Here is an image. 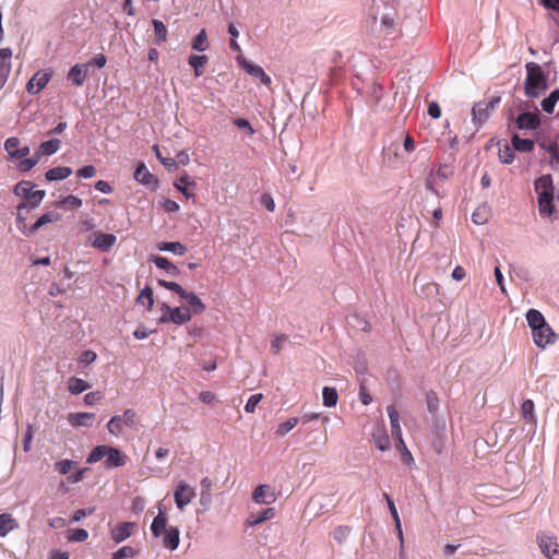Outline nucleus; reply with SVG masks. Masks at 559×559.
<instances>
[{"label":"nucleus","mask_w":559,"mask_h":559,"mask_svg":"<svg viewBox=\"0 0 559 559\" xmlns=\"http://www.w3.org/2000/svg\"><path fill=\"white\" fill-rule=\"evenodd\" d=\"M526 321L532 331L534 344L545 349L549 345H554L558 340V334L546 322L544 314L536 309H530L526 312Z\"/></svg>","instance_id":"obj_1"},{"label":"nucleus","mask_w":559,"mask_h":559,"mask_svg":"<svg viewBox=\"0 0 559 559\" xmlns=\"http://www.w3.org/2000/svg\"><path fill=\"white\" fill-rule=\"evenodd\" d=\"M535 191L538 195V211L542 217H549L554 214V201H556L559 211V190L555 197L554 183L550 175H543L535 181Z\"/></svg>","instance_id":"obj_2"},{"label":"nucleus","mask_w":559,"mask_h":559,"mask_svg":"<svg viewBox=\"0 0 559 559\" xmlns=\"http://www.w3.org/2000/svg\"><path fill=\"white\" fill-rule=\"evenodd\" d=\"M525 69L527 72L524 82L525 95L536 98L542 91L547 88V75L543 72L542 67L535 62H527Z\"/></svg>","instance_id":"obj_3"},{"label":"nucleus","mask_w":559,"mask_h":559,"mask_svg":"<svg viewBox=\"0 0 559 559\" xmlns=\"http://www.w3.org/2000/svg\"><path fill=\"white\" fill-rule=\"evenodd\" d=\"M536 543L540 552L547 559H559V542L552 533L546 531L537 532Z\"/></svg>","instance_id":"obj_4"},{"label":"nucleus","mask_w":559,"mask_h":559,"mask_svg":"<svg viewBox=\"0 0 559 559\" xmlns=\"http://www.w3.org/2000/svg\"><path fill=\"white\" fill-rule=\"evenodd\" d=\"M500 103V97L495 96L488 100L476 103L472 108L473 121L477 126H481L489 117L490 112L495 110Z\"/></svg>","instance_id":"obj_5"},{"label":"nucleus","mask_w":559,"mask_h":559,"mask_svg":"<svg viewBox=\"0 0 559 559\" xmlns=\"http://www.w3.org/2000/svg\"><path fill=\"white\" fill-rule=\"evenodd\" d=\"M162 309L166 310V313L159 318L160 323L173 322L181 325L189 322L192 318V313L189 308L169 307L163 304Z\"/></svg>","instance_id":"obj_6"},{"label":"nucleus","mask_w":559,"mask_h":559,"mask_svg":"<svg viewBox=\"0 0 559 559\" xmlns=\"http://www.w3.org/2000/svg\"><path fill=\"white\" fill-rule=\"evenodd\" d=\"M195 495L193 487L183 480L179 481L174 491L177 508L182 511L193 500Z\"/></svg>","instance_id":"obj_7"},{"label":"nucleus","mask_w":559,"mask_h":559,"mask_svg":"<svg viewBox=\"0 0 559 559\" xmlns=\"http://www.w3.org/2000/svg\"><path fill=\"white\" fill-rule=\"evenodd\" d=\"M51 79V73L46 71H37L27 82L26 91L32 95L38 94L46 87Z\"/></svg>","instance_id":"obj_8"},{"label":"nucleus","mask_w":559,"mask_h":559,"mask_svg":"<svg viewBox=\"0 0 559 559\" xmlns=\"http://www.w3.org/2000/svg\"><path fill=\"white\" fill-rule=\"evenodd\" d=\"M515 127L522 131L536 130L540 124L539 115L536 112H523L515 119Z\"/></svg>","instance_id":"obj_9"},{"label":"nucleus","mask_w":559,"mask_h":559,"mask_svg":"<svg viewBox=\"0 0 559 559\" xmlns=\"http://www.w3.org/2000/svg\"><path fill=\"white\" fill-rule=\"evenodd\" d=\"M92 247L108 252L117 242V237L114 234H105L96 231L92 235Z\"/></svg>","instance_id":"obj_10"},{"label":"nucleus","mask_w":559,"mask_h":559,"mask_svg":"<svg viewBox=\"0 0 559 559\" xmlns=\"http://www.w3.org/2000/svg\"><path fill=\"white\" fill-rule=\"evenodd\" d=\"M241 68L251 76H254L260 80V82L263 85H271L272 80L271 78L265 73V71L258 64L252 63L249 60L242 59L239 61Z\"/></svg>","instance_id":"obj_11"},{"label":"nucleus","mask_w":559,"mask_h":559,"mask_svg":"<svg viewBox=\"0 0 559 559\" xmlns=\"http://www.w3.org/2000/svg\"><path fill=\"white\" fill-rule=\"evenodd\" d=\"M27 209V203H20L16 207V227L17 229L26 237H31L34 235V231H31V226H27V215L25 212H29Z\"/></svg>","instance_id":"obj_12"},{"label":"nucleus","mask_w":559,"mask_h":559,"mask_svg":"<svg viewBox=\"0 0 559 559\" xmlns=\"http://www.w3.org/2000/svg\"><path fill=\"white\" fill-rule=\"evenodd\" d=\"M252 500L259 504H271L275 502L276 497L267 485H259L252 493Z\"/></svg>","instance_id":"obj_13"},{"label":"nucleus","mask_w":559,"mask_h":559,"mask_svg":"<svg viewBox=\"0 0 559 559\" xmlns=\"http://www.w3.org/2000/svg\"><path fill=\"white\" fill-rule=\"evenodd\" d=\"M87 70L88 64L76 63L70 69L68 80H70L75 86H82L86 80Z\"/></svg>","instance_id":"obj_14"},{"label":"nucleus","mask_w":559,"mask_h":559,"mask_svg":"<svg viewBox=\"0 0 559 559\" xmlns=\"http://www.w3.org/2000/svg\"><path fill=\"white\" fill-rule=\"evenodd\" d=\"M127 462V456L122 454V452L116 448H108V452L106 454L105 466L107 468H115L123 466Z\"/></svg>","instance_id":"obj_15"},{"label":"nucleus","mask_w":559,"mask_h":559,"mask_svg":"<svg viewBox=\"0 0 559 559\" xmlns=\"http://www.w3.org/2000/svg\"><path fill=\"white\" fill-rule=\"evenodd\" d=\"M95 418L93 413H71L68 415V421L72 427H90Z\"/></svg>","instance_id":"obj_16"},{"label":"nucleus","mask_w":559,"mask_h":559,"mask_svg":"<svg viewBox=\"0 0 559 559\" xmlns=\"http://www.w3.org/2000/svg\"><path fill=\"white\" fill-rule=\"evenodd\" d=\"M538 145L547 151L550 155L549 166L555 169L559 166V146L557 142H546L545 140H537Z\"/></svg>","instance_id":"obj_17"},{"label":"nucleus","mask_w":559,"mask_h":559,"mask_svg":"<svg viewBox=\"0 0 559 559\" xmlns=\"http://www.w3.org/2000/svg\"><path fill=\"white\" fill-rule=\"evenodd\" d=\"M180 532L177 527L170 526L167 531H165L160 537H163L162 543L164 547L176 550L178 548L180 542Z\"/></svg>","instance_id":"obj_18"},{"label":"nucleus","mask_w":559,"mask_h":559,"mask_svg":"<svg viewBox=\"0 0 559 559\" xmlns=\"http://www.w3.org/2000/svg\"><path fill=\"white\" fill-rule=\"evenodd\" d=\"M134 179L138 182L146 186L155 187L157 185V179L150 173L144 164H141L136 167L134 171Z\"/></svg>","instance_id":"obj_19"},{"label":"nucleus","mask_w":559,"mask_h":559,"mask_svg":"<svg viewBox=\"0 0 559 559\" xmlns=\"http://www.w3.org/2000/svg\"><path fill=\"white\" fill-rule=\"evenodd\" d=\"M132 528H133V524L130 522L120 523L112 530L111 538L116 543H121L131 535Z\"/></svg>","instance_id":"obj_20"},{"label":"nucleus","mask_w":559,"mask_h":559,"mask_svg":"<svg viewBox=\"0 0 559 559\" xmlns=\"http://www.w3.org/2000/svg\"><path fill=\"white\" fill-rule=\"evenodd\" d=\"M61 218V215L56 211H49L45 214H43L32 226L31 231H34V234L46 224L58 222Z\"/></svg>","instance_id":"obj_21"},{"label":"nucleus","mask_w":559,"mask_h":559,"mask_svg":"<svg viewBox=\"0 0 559 559\" xmlns=\"http://www.w3.org/2000/svg\"><path fill=\"white\" fill-rule=\"evenodd\" d=\"M175 187L187 198H193L194 193L190 191V188L195 187V182L191 180V178L186 174L182 175L178 181L175 183Z\"/></svg>","instance_id":"obj_22"},{"label":"nucleus","mask_w":559,"mask_h":559,"mask_svg":"<svg viewBox=\"0 0 559 559\" xmlns=\"http://www.w3.org/2000/svg\"><path fill=\"white\" fill-rule=\"evenodd\" d=\"M386 412H388V415L390 418L392 436H393V438H400V435H402V428L400 425L399 412L392 405L386 407Z\"/></svg>","instance_id":"obj_23"},{"label":"nucleus","mask_w":559,"mask_h":559,"mask_svg":"<svg viewBox=\"0 0 559 559\" xmlns=\"http://www.w3.org/2000/svg\"><path fill=\"white\" fill-rule=\"evenodd\" d=\"M17 527L16 520L10 513L0 514V536H7Z\"/></svg>","instance_id":"obj_24"},{"label":"nucleus","mask_w":559,"mask_h":559,"mask_svg":"<svg viewBox=\"0 0 559 559\" xmlns=\"http://www.w3.org/2000/svg\"><path fill=\"white\" fill-rule=\"evenodd\" d=\"M72 174V169L68 166L53 167L46 171L45 177L48 181L62 180Z\"/></svg>","instance_id":"obj_25"},{"label":"nucleus","mask_w":559,"mask_h":559,"mask_svg":"<svg viewBox=\"0 0 559 559\" xmlns=\"http://www.w3.org/2000/svg\"><path fill=\"white\" fill-rule=\"evenodd\" d=\"M152 261L158 269L166 271L169 275L176 276L180 273L179 269L167 258L155 255Z\"/></svg>","instance_id":"obj_26"},{"label":"nucleus","mask_w":559,"mask_h":559,"mask_svg":"<svg viewBox=\"0 0 559 559\" xmlns=\"http://www.w3.org/2000/svg\"><path fill=\"white\" fill-rule=\"evenodd\" d=\"M275 516V509L274 508H267L263 510L260 513L251 514L248 519V525L255 526L264 521L271 520Z\"/></svg>","instance_id":"obj_27"},{"label":"nucleus","mask_w":559,"mask_h":559,"mask_svg":"<svg viewBox=\"0 0 559 559\" xmlns=\"http://www.w3.org/2000/svg\"><path fill=\"white\" fill-rule=\"evenodd\" d=\"M167 519L165 514L159 510V514L153 520L151 524V531L155 537H160L162 534L167 531Z\"/></svg>","instance_id":"obj_28"},{"label":"nucleus","mask_w":559,"mask_h":559,"mask_svg":"<svg viewBox=\"0 0 559 559\" xmlns=\"http://www.w3.org/2000/svg\"><path fill=\"white\" fill-rule=\"evenodd\" d=\"M367 94H368L369 102L373 106H377V105H379V103L381 102V99L384 95L383 86L377 82H373L369 86Z\"/></svg>","instance_id":"obj_29"},{"label":"nucleus","mask_w":559,"mask_h":559,"mask_svg":"<svg viewBox=\"0 0 559 559\" xmlns=\"http://www.w3.org/2000/svg\"><path fill=\"white\" fill-rule=\"evenodd\" d=\"M521 413L525 420L536 426L537 418L535 416V406L532 400H525L521 406Z\"/></svg>","instance_id":"obj_30"},{"label":"nucleus","mask_w":559,"mask_h":559,"mask_svg":"<svg viewBox=\"0 0 559 559\" xmlns=\"http://www.w3.org/2000/svg\"><path fill=\"white\" fill-rule=\"evenodd\" d=\"M157 248L159 251H168L177 255H183L187 252V248L179 241L159 242Z\"/></svg>","instance_id":"obj_31"},{"label":"nucleus","mask_w":559,"mask_h":559,"mask_svg":"<svg viewBox=\"0 0 559 559\" xmlns=\"http://www.w3.org/2000/svg\"><path fill=\"white\" fill-rule=\"evenodd\" d=\"M209 59L206 56L202 55H194L191 56L188 60L189 64L194 69V75L197 78L201 76L203 74V69L205 64L207 63Z\"/></svg>","instance_id":"obj_32"},{"label":"nucleus","mask_w":559,"mask_h":559,"mask_svg":"<svg viewBox=\"0 0 559 559\" xmlns=\"http://www.w3.org/2000/svg\"><path fill=\"white\" fill-rule=\"evenodd\" d=\"M373 441L380 451H386L391 448V441L384 429H380L373 433Z\"/></svg>","instance_id":"obj_33"},{"label":"nucleus","mask_w":559,"mask_h":559,"mask_svg":"<svg viewBox=\"0 0 559 559\" xmlns=\"http://www.w3.org/2000/svg\"><path fill=\"white\" fill-rule=\"evenodd\" d=\"M512 145L518 152H531L534 148V141L530 139H521L518 134L512 136Z\"/></svg>","instance_id":"obj_34"},{"label":"nucleus","mask_w":559,"mask_h":559,"mask_svg":"<svg viewBox=\"0 0 559 559\" xmlns=\"http://www.w3.org/2000/svg\"><path fill=\"white\" fill-rule=\"evenodd\" d=\"M388 508H389L390 513H391V515H392V518L394 520L395 528H396V532H397V537L400 539L401 549H403V547H404L403 531H402L401 520H400L396 507L394 504V501H389Z\"/></svg>","instance_id":"obj_35"},{"label":"nucleus","mask_w":559,"mask_h":559,"mask_svg":"<svg viewBox=\"0 0 559 559\" xmlns=\"http://www.w3.org/2000/svg\"><path fill=\"white\" fill-rule=\"evenodd\" d=\"M61 146V141L59 139H51L49 141H45L39 146L40 155H52L55 154Z\"/></svg>","instance_id":"obj_36"},{"label":"nucleus","mask_w":559,"mask_h":559,"mask_svg":"<svg viewBox=\"0 0 559 559\" xmlns=\"http://www.w3.org/2000/svg\"><path fill=\"white\" fill-rule=\"evenodd\" d=\"M323 405L326 407H333L336 405L338 394L335 388L324 386L322 390Z\"/></svg>","instance_id":"obj_37"},{"label":"nucleus","mask_w":559,"mask_h":559,"mask_svg":"<svg viewBox=\"0 0 559 559\" xmlns=\"http://www.w3.org/2000/svg\"><path fill=\"white\" fill-rule=\"evenodd\" d=\"M152 23L154 26V34H155L154 43L156 45H160L162 43L166 41V39H167V27L159 20H153Z\"/></svg>","instance_id":"obj_38"},{"label":"nucleus","mask_w":559,"mask_h":559,"mask_svg":"<svg viewBox=\"0 0 559 559\" xmlns=\"http://www.w3.org/2000/svg\"><path fill=\"white\" fill-rule=\"evenodd\" d=\"M190 312L194 314L202 313L205 310V306L202 302V300L199 298V296L194 293H190L187 298Z\"/></svg>","instance_id":"obj_39"},{"label":"nucleus","mask_w":559,"mask_h":559,"mask_svg":"<svg viewBox=\"0 0 559 559\" xmlns=\"http://www.w3.org/2000/svg\"><path fill=\"white\" fill-rule=\"evenodd\" d=\"M559 100V88L554 90L548 97L542 100V108L544 111L551 114Z\"/></svg>","instance_id":"obj_40"},{"label":"nucleus","mask_w":559,"mask_h":559,"mask_svg":"<svg viewBox=\"0 0 559 559\" xmlns=\"http://www.w3.org/2000/svg\"><path fill=\"white\" fill-rule=\"evenodd\" d=\"M299 423L298 417H290L286 421L281 423L275 431L277 437H284L290 430H293Z\"/></svg>","instance_id":"obj_41"},{"label":"nucleus","mask_w":559,"mask_h":559,"mask_svg":"<svg viewBox=\"0 0 559 559\" xmlns=\"http://www.w3.org/2000/svg\"><path fill=\"white\" fill-rule=\"evenodd\" d=\"M33 183L31 181H20L14 186L13 192L16 197L25 198L27 199L33 191Z\"/></svg>","instance_id":"obj_42"},{"label":"nucleus","mask_w":559,"mask_h":559,"mask_svg":"<svg viewBox=\"0 0 559 559\" xmlns=\"http://www.w3.org/2000/svg\"><path fill=\"white\" fill-rule=\"evenodd\" d=\"M123 421L120 419V415H115L110 418V420L107 423V429L109 433H111L115 437L120 436L123 432Z\"/></svg>","instance_id":"obj_43"},{"label":"nucleus","mask_w":559,"mask_h":559,"mask_svg":"<svg viewBox=\"0 0 559 559\" xmlns=\"http://www.w3.org/2000/svg\"><path fill=\"white\" fill-rule=\"evenodd\" d=\"M138 304L146 305L147 309L151 310L154 305L153 289L150 286H145L136 298Z\"/></svg>","instance_id":"obj_44"},{"label":"nucleus","mask_w":559,"mask_h":559,"mask_svg":"<svg viewBox=\"0 0 559 559\" xmlns=\"http://www.w3.org/2000/svg\"><path fill=\"white\" fill-rule=\"evenodd\" d=\"M489 217V209L487 205L478 206L472 214V221L477 225L487 223Z\"/></svg>","instance_id":"obj_45"},{"label":"nucleus","mask_w":559,"mask_h":559,"mask_svg":"<svg viewBox=\"0 0 559 559\" xmlns=\"http://www.w3.org/2000/svg\"><path fill=\"white\" fill-rule=\"evenodd\" d=\"M46 192L44 190H33L29 197L26 199L27 209L34 210L36 209L45 198Z\"/></svg>","instance_id":"obj_46"},{"label":"nucleus","mask_w":559,"mask_h":559,"mask_svg":"<svg viewBox=\"0 0 559 559\" xmlns=\"http://www.w3.org/2000/svg\"><path fill=\"white\" fill-rule=\"evenodd\" d=\"M108 448L107 445H97L95 447L92 452L90 453V455L87 456V460L86 462L88 464H94L98 461H100L102 459L106 457V454L108 452Z\"/></svg>","instance_id":"obj_47"},{"label":"nucleus","mask_w":559,"mask_h":559,"mask_svg":"<svg viewBox=\"0 0 559 559\" xmlns=\"http://www.w3.org/2000/svg\"><path fill=\"white\" fill-rule=\"evenodd\" d=\"M90 388V384L80 378H71L69 381V391L72 394H80L87 390Z\"/></svg>","instance_id":"obj_48"},{"label":"nucleus","mask_w":559,"mask_h":559,"mask_svg":"<svg viewBox=\"0 0 559 559\" xmlns=\"http://www.w3.org/2000/svg\"><path fill=\"white\" fill-rule=\"evenodd\" d=\"M209 47L205 29H201L194 37L192 48L197 51H205Z\"/></svg>","instance_id":"obj_49"},{"label":"nucleus","mask_w":559,"mask_h":559,"mask_svg":"<svg viewBox=\"0 0 559 559\" xmlns=\"http://www.w3.org/2000/svg\"><path fill=\"white\" fill-rule=\"evenodd\" d=\"M88 537V532L84 528H74L67 532V538L69 542L81 543L85 542Z\"/></svg>","instance_id":"obj_50"},{"label":"nucleus","mask_w":559,"mask_h":559,"mask_svg":"<svg viewBox=\"0 0 559 559\" xmlns=\"http://www.w3.org/2000/svg\"><path fill=\"white\" fill-rule=\"evenodd\" d=\"M381 27L384 29L386 36H391L396 31V23L392 15L384 14L381 17Z\"/></svg>","instance_id":"obj_51"},{"label":"nucleus","mask_w":559,"mask_h":559,"mask_svg":"<svg viewBox=\"0 0 559 559\" xmlns=\"http://www.w3.org/2000/svg\"><path fill=\"white\" fill-rule=\"evenodd\" d=\"M40 159V154L35 153L32 157L24 158L19 164V169L23 173L31 170L34 168Z\"/></svg>","instance_id":"obj_52"},{"label":"nucleus","mask_w":559,"mask_h":559,"mask_svg":"<svg viewBox=\"0 0 559 559\" xmlns=\"http://www.w3.org/2000/svg\"><path fill=\"white\" fill-rule=\"evenodd\" d=\"M514 147H510L506 144L503 147L499 148V159L503 164H511L514 159Z\"/></svg>","instance_id":"obj_53"},{"label":"nucleus","mask_w":559,"mask_h":559,"mask_svg":"<svg viewBox=\"0 0 559 559\" xmlns=\"http://www.w3.org/2000/svg\"><path fill=\"white\" fill-rule=\"evenodd\" d=\"M121 421H123V425L126 427H129L131 429L136 427V413L129 408L123 412L122 415H120Z\"/></svg>","instance_id":"obj_54"},{"label":"nucleus","mask_w":559,"mask_h":559,"mask_svg":"<svg viewBox=\"0 0 559 559\" xmlns=\"http://www.w3.org/2000/svg\"><path fill=\"white\" fill-rule=\"evenodd\" d=\"M20 147V140L15 136H11L4 142V150L8 152L11 158L15 157V153Z\"/></svg>","instance_id":"obj_55"},{"label":"nucleus","mask_w":559,"mask_h":559,"mask_svg":"<svg viewBox=\"0 0 559 559\" xmlns=\"http://www.w3.org/2000/svg\"><path fill=\"white\" fill-rule=\"evenodd\" d=\"M82 200L75 195H68L63 198L62 200L58 201L59 206H66V207H74L78 209L82 206Z\"/></svg>","instance_id":"obj_56"},{"label":"nucleus","mask_w":559,"mask_h":559,"mask_svg":"<svg viewBox=\"0 0 559 559\" xmlns=\"http://www.w3.org/2000/svg\"><path fill=\"white\" fill-rule=\"evenodd\" d=\"M349 533H350V528L348 526L341 525L334 530L333 537L337 543L342 544L343 542L346 540Z\"/></svg>","instance_id":"obj_57"},{"label":"nucleus","mask_w":559,"mask_h":559,"mask_svg":"<svg viewBox=\"0 0 559 559\" xmlns=\"http://www.w3.org/2000/svg\"><path fill=\"white\" fill-rule=\"evenodd\" d=\"M287 341V336L284 335V334H280V335H276L274 336V338L271 341V349L274 354H278L282 348H283V345L284 343Z\"/></svg>","instance_id":"obj_58"},{"label":"nucleus","mask_w":559,"mask_h":559,"mask_svg":"<svg viewBox=\"0 0 559 559\" xmlns=\"http://www.w3.org/2000/svg\"><path fill=\"white\" fill-rule=\"evenodd\" d=\"M134 556V549L130 546H123L112 555V559H126Z\"/></svg>","instance_id":"obj_59"},{"label":"nucleus","mask_w":559,"mask_h":559,"mask_svg":"<svg viewBox=\"0 0 559 559\" xmlns=\"http://www.w3.org/2000/svg\"><path fill=\"white\" fill-rule=\"evenodd\" d=\"M261 400H262L261 393L251 395L249 397V400L247 401V404L245 405V411L247 413H253L255 411L257 405L260 403Z\"/></svg>","instance_id":"obj_60"},{"label":"nucleus","mask_w":559,"mask_h":559,"mask_svg":"<svg viewBox=\"0 0 559 559\" xmlns=\"http://www.w3.org/2000/svg\"><path fill=\"white\" fill-rule=\"evenodd\" d=\"M11 70V62L0 61V88L5 84Z\"/></svg>","instance_id":"obj_61"},{"label":"nucleus","mask_w":559,"mask_h":559,"mask_svg":"<svg viewBox=\"0 0 559 559\" xmlns=\"http://www.w3.org/2000/svg\"><path fill=\"white\" fill-rule=\"evenodd\" d=\"M234 124L238 129L247 131L249 135L254 134V129L251 127L250 122L247 119L237 118L234 120Z\"/></svg>","instance_id":"obj_62"},{"label":"nucleus","mask_w":559,"mask_h":559,"mask_svg":"<svg viewBox=\"0 0 559 559\" xmlns=\"http://www.w3.org/2000/svg\"><path fill=\"white\" fill-rule=\"evenodd\" d=\"M33 433H34L33 427L31 425H28L26 428L24 441H23L24 452H29L32 449Z\"/></svg>","instance_id":"obj_63"},{"label":"nucleus","mask_w":559,"mask_h":559,"mask_svg":"<svg viewBox=\"0 0 559 559\" xmlns=\"http://www.w3.org/2000/svg\"><path fill=\"white\" fill-rule=\"evenodd\" d=\"M73 464H74L73 461L62 460L56 464V467L61 475H66L71 471Z\"/></svg>","instance_id":"obj_64"}]
</instances>
